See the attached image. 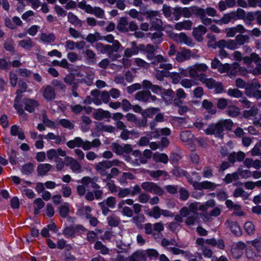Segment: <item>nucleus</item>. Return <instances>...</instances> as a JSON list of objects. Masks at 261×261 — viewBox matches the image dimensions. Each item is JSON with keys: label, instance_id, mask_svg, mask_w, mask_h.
<instances>
[{"label": "nucleus", "instance_id": "nucleus-26", "mask_svg": "<svg viewBox=\"0 0 261 261\" xmlns=\"http://www.w3.org/2000/svg\"><path fill=\"white\" fill-rule=\"evenodd\" d=\"M24 104L25 105V110L30 113L33 112L35 108L38 106V103L37 101L30 99H25L24 100Z\"/></svg>", "mask_w": 261, "mask_h": 261}, {"label": "nucleus", "instance_id": "nucleus-44", "mask_svg": "<svg viewBox=\"0 0 261 261\" xmlns=\"http://www.w3.org/2000/svg\"><path fill=\"white\" fill-rule=\"evenodd\" d=\"M44 139L47 140H55V143L57 144H59L62 141L61 138L59 135H56L53 133H48L46 135H45Z\"/></svg>", "mask_w": 261, "mask_h": 261}, {"label": "nucleus", "instance_id": "nucleus-14", "mask_svg": "<svg viewBox=\"0 0 261 261\" xmlns=\"http://www.w3.org/2000/svg\"><path fill=\"white\" fill-rule=\"evenodd\" d=\"M245 246V244L242 242L234 243L231 249L232 256L236 258L240 257L243 253Z\"/></svg>", "mask_w": 261, "mask_h": 261}, {"label": "nucleus", "instance_id": "nucleus-64", "mask_svg": "<svg viewBox=\"0 0 261 261\" xmlns=\"http://www.w3.org/2000/svg\"><path fill=\"white\" fill-rule=\"evenodd\" d=\"M238 179V173L237 172H234L232 174H227L224 178V181L226 184H229L233 180H237Z\"/></svg>", "mask_w": 261, "mask_h": 261}, {"label": "nucleus", "instance_id": "nucleus-20", "mask_svg": "<svg viewBox=\"0 0 261 261\" xmlns=\"http://www.w3.org/2000/svg\"><path fill=\"white\" fill-rule=\"evenodd\" d=\"M93 116L95 119L100 120L104 118H110L111 115L108 111L98 109L94 111L93 113Z\"/></svg>", "mask_w": 261, "mask_h": 261}, {"label": "nucleus", "instance_id": "nucleus-52", "mask_svg": "<svg viewBox=\"0 0 261 261\" xmlns=\"http://www.w3.org/2000/svg\"><path fill=\"white\" fill-rule=\"evenodd\" d=\"M244 228L246 232L249 235L253 234L255 229L254 225L250 221L246 222L244 224Z\"/></svg>", "mask_w": 261, "mask_h": 261}, {"label": "nucleus", "instance_id": "nucleus-57", "mask_svg": "<svg viewBox=\"0 0 261 261\" xmlns=\"http://www.w3.org/2000/svg\"><path fill=\"white\" fill-rule=\"evenodd\" d=\"M233 195L235 197H242L246 199L248 197V194L242 188H237L234 192Z\"/></svg>", "mask_w": 261, "mask_h": 261}, {"label": "nucleus", "instance_id": "nucleus-54", "mask_svg": "<svg viewBox=\"0 0 261 261\" xmlns=\"http://www.w3.org/2000/svg\"><path fill=\"white\" fill-rule=\"evenodd\" d=\"M94 247L96 250H99L102 254H107L109 253V249L99 241L96 242Z\"/></svg>", "mask_w": 261, "mask_h": 261}, {"label": "nucleus", "instance_id": "nucleus-9", "mask_svg": "<svg viewBox=\"0 0 261 261\" xmlns=\"http://www.w3.org/2000/svg\"><path fill=\"white\" fill-rule=\"evenodd\" d=\"M147 14L152 23V27L157 29L162 25V22L159 18L160 15L158 12L149 10L147 12Z\"/></svg>", "mask_w": 261, "mask_h": 261}, {"label": "nucleus", "instance_id": "nucleus-21", "mask_svg": "<svg viewBox=\"0 0 261 261\" xmlns=\"http://www.w3.org/2000/svg\"><path fill=\"white\" fill-rule=\"evenodd\" d=\"M84 228L81 225H70L65 228L64 230V234L68 237L72 236L76 231H84Z\"/></svg>", "mask_w": 261, "mask_h": 261}, {"label": "nucleus", "instance_id": "nucleus-62", "mask_svg": "<svg viewBox=\"0 0 261 261\" xmlns=\"http://www.w3.org/2000/svg\"><path fill=\"white\" fill-rule=\"evenodd\" d=\"M227 94L233 97L239 98L242 97V93L241 91L237 89H229L227 91Z\"/></svg>", "mask_w": 261, "mask_h": 261}, {"label": "nucleus", "instance_id": "nucleus-17", "mask_svg": "<svg viewBox=\"0 0 261 261\" xmlns=\"http://www.w3.org/2000/svg\"><path fill=\"white\" fill-rule=\"evenodd\" d=\"M218 47L220 48H226L231 50H234L238 48V44L234 40L222 39L218 42Z\"/></svg>", "mask_w": 261, "mask_h": 261}, {"label": "nucleus", "instance_id": "nucleus-24", "mask_svg": "<svg viewBox=\"0 0 261 261\" xmlns=\"http://www.w3.org/2000/svg\"><path fill=\"white\" fill-rule=\"evenodd\" d=\"M160 109L159 108H151L145 110L143 112H142L141 114L144 118L145 119L144 121V125L146 124L147 120V118H152L153 116L156 114L159 111Z\"/></svg>", "mask_w": 261, "mask_h": 261}, {"label": "nucleus", "instance_id": "nucleus-1", "mask_svg": "<svg viewBox=\"0 0 261 261\" xmlns=\"http://www.w3.org/2000/svg\"><path fill=\"white\" fill-rule=\"evenodd\" d=\"M165 29L168 36L177 43H183L189 46L193 45L192 40L185 34V33H175L173 32L172 27L169 25L166 26L165 28Z\"/></svg>", "mask_w": 261, "mask_h": 261}, {"label": "nucleus", "instance_id": "nucleus-43", "mask_svg": "<svg viewBox=\"0 0 261 261\" xmlns=\"http://www.w3.org/2000/svg\"><path fill=\"white\" fill-rule=\"evenodd\" d=\"M200 18L201 19L202 22L205 25H208L212 23V19L211 18H207L205 15L204 9H200L198 13Z\"/></svg>", "mask_w": 261, "mask_h": 261}, {"label": "nucleus", "instance_id": "nucleus-12", "mask_svg": "<svg viewBox=\"0 0 261 261\" xmlns=\"http://www.w3.org/2000/svg\"><path fill=\"white\" fill-rule=\"evenodd\" d=\"M136 99L143 102L155 101L156 98L151 95L149 91H140L135 96Z\"/></svg>", "mask_w": 261, "mask_h": 261}, {"label": "nucleus", "instance_id": "nucleus-50", "mask_svg": "<svg viewBox=\"0 0 261 261\" xmlns=\"http://www.w3.org/2000/svg\"><path fill=\"white\" fill-rule=\"evenodd\" d=\"M180 84L185 88L189 89L196 85V83L193 80L189 79H184L180 82Z\"/></svg>", "mask_w": 261, "mask_h": 261}, {"label": "nucleus", "instance_id": "nucleus-47", "mask_svg": "<svg viewBox=\"0 0 261 261\" xmlns=\"http://www.w3.org/2000/svg\"><path fill=\"white\" fill-rule=\"evenodd\" d=\"M69 22L75 25L81 26L82 23L81 20L72 12H69L67 15Z\"/></svg>", "mask_w": 261, "mask_h": 261}, {"label": "nucleus", "instance_id": "nucleus-37", "mask_svg": "<svg viewBox=\"0 0 261 261\" xmlns=\"http://www.w3.org/2000/svg\"><path fill=\"white\" fill-rule=\"evenodd\" d=\"M43 96L48 100L54 99L55 98V93L54 89L48 86L46 87L43 92Z\"/></svg>", "mask_w": 261, "mask_h": 261}, {"label": "nucleus", "instance_id": "nucleus-58", "mask_svg": "<svg viewBox=\"0 0 261 261\" xmlns=\"http://www.w3.org/2000/svg\"><path fill=\"white\" fill-rule=\"evenodd\" d=\"M207 37L210 39L207 42V46L213 48H216L218 47V42H216V38L213 35L207 34Z\"/></svg>", "mask_w": 261, "mask_h": 261}, {"label": "nucleus", "instance_id": "nucleus-32", "mask_svg": "<svg viewBox=\"0 0 261 261\" xmlns=\"http://www.w3.org/2000/svg\"><path fill=\"white\" fill-rule=\"evenodd\" d=\"M96 178H91L89 177H84L82 179L81 182L85 186L90 185L93 189H99V186L96 183Z\"/></svg>", "mask_w": 261, "mask_h": 261}, {"label": "nucleus", "instance_id": "nucleus-41", "mask_svg": "<svg viewBox=\"0 0 261 261\" xmlns=\"http://www.w3.org/2000/svg\"><path fill=\"white\" fill-rule=\"evenodd\" d=\"M149 174L151 176L154 178H158L163 176L164 179H166L168 176L167 172L163 170L150 171Z\"/></svg>", "mask_w": 261, "mask_h": 261}, {"label": "nucleus", "instance_id": "nucleus-25", "mask_svg": "<svg viewBox=\"0 0 261 261\" xmlns=\"http://www.w3.org/2000/svg\"><path fill=\"white\" fill-rule=\"evenodd\" d=\"M161 210L159 206H155L151 210H145V213L149 217L158 219L161 217Z\"/></svg>", "mask_w": 261, "mask_h": 261}, {"label": "nucleus", "instance_id": "nucleus-42", "mask_svg": "<svg viewBox=\"0 0 261 261\" xmlns=\"http://www.w3.org/2000/svg\"><path fill=\"white\" fill-rule=\"evenodd\" d=\"M18 188L21 191L23 195H25L29 198H33L35 197V193L32 190L27 189L24 186H20Z\"/></svg>", "mask_w": 261, "mask_h": 261}, {"label": "nucleus", "instance_id": "nucleus-59", "mask_svg": "<svg viewBox=\"0 0 261 261\" xmlns=\"http://www.w3.org/2000/svg\"><path fill=\"white\" fill-rule=\"evenodd\" d=\"M189 76L192 78L199 77V74L197 73L196 66L195 65L188 67Z\"/></svg>", "mask_w": 261, "mask_h": 261}, {"label": "nucleus", "instance_id": "nucleus-27", "mask_svg": "<svg viewBox=\"0 0 261 261\" xmlns=\"http://www.w3.org/2000/svg\"><path fill=\"white\" fill-rule=\"evenodd\" d=\"M11 134L13 136H17L18 138L21 140H23L25 138V136L23 132L21 127L19 126L14 125L11 127Z\"/></svg>", "mask_w": 261, "mask_h": 261}, {"label": "nucleus", "instance_id": "nucleus-28", "mask_svg": "<svg viewBox=\"0 0 261 261\" xmlns=\"http://www.w3.org/2000/svg\"><path fill=\"white\" fill-rule=\"evenodd\" d=\"M199 80L203 84H205L207 87L209 89H213L216 83L215 81L212 79H207L203 73L199 74Z\"/></svg>", "mask_w": 261, "mask_h": 261}, {"label": "nucleus", "instance_id": "nucleus-30", "mask_svg": "<svg viewBox=\"0 0 261 261\" xmlns=\"http://www.w3.org/2000/svg\"><path fill=\"white\" fill-rule=\"evenodd\" d=\"M51 168L52 166L49 164H39L37 169L38 174L40 176H43L50 171Z\"/></svg>", "mask_w": 261, "mask_h": 261}, {"label": "nucleus", "instance_id": "nucleus-10", "mask_svg": "<svg viewBox=\"0 0 261 261\" xmlns=\"http://www.w3.org/2000/svg\"><path fill=\"white\" fill-rule=\"evenodd\" d=\"M167 60L161 55L156 56L154 59L153 64L156 67H159L160 68L164 69V70H168L172 68V65L170 63H166Z\"/></svg>", "mask_w": 261, "mask_h": 261}, {"label": "nucleus", "instance_id": "nucleus-29", "mask_svg": "<svg viewBox=\"0 0 261 261\" xmlns=\"http://www.w3.org/2000/svg\"><path fill=\"white\" fill-rule=\"evenodd\" d=\"M163 99L167 104L171 103L173 101L174 93L172 90H164L161 95Z\"/></svg>", "mask_w": 261, "mask_h": 261}, {"label": "nucleus", "instance_id": "nucleus-19", "mask_svg": "<svg viewBox=\"0 0 261 261\" xmlns=\"http://www.w3.org/2000/svg\"><path fill=\"white\" fill-rule=\"evenodd\" d=\"M206 31L207 29L205 27L199 25L193 29V35L197 41L201 42L203 40V36L206 33Z\"/></svg>", "mask_w": 261, "mask_h": 261}, {"label": "nucleus", "instance_id": "nucleus-22", "mask_svg": "<svg viewBox=\"0 0 261 261\" xmlns=\"http://www.w3.org/2000/svg\"><path fill=\"white\" fill-rule=\"evenodd\" d=\"M191 56L192 54L190 50L183 48L181 51L177 53L176 59L178 62H183L186 60L189 59Z\"/></svg>", "mask_w": 261, "mask_h": 261}, {"label": "nucleus", "instance_id": "nucleus-40", "mask_svg": "<svg viewBox=\"0 0 261 261\" xmlns=\"http://www.w3.org/2000/svg\"><path fill=\"white\" fill-rule=\"evenodd\" d=\"M153 138H158L160 136H168L170 134V130L168 128H159L151 133Z\"/></svg>", "mask_w": 261, "mask_h": 261}, {"label": "nucleus", "instance_id": "nucleus-38", "mask_svg": "<svg viewBox=\"0 0 261 261\" xmlns=\"http://www.w3.org/2000/svg\"><path fill=\"white\" fill-rule=\"evenodd\" d=\"M86 39L88 42L93 43L96 41L102 40L103 37L98 32H95L93 34H89Z\"/></svg>", "mask_w": 261, "mask_h": 261}, {"label": "nucleus", "instance_id": "nucleus-7", "mask_svg": "<svg viewBox=\"0 0 261 261\" xmlns=\"http://www.w3.org/2000/svg\"><path fill=\"white\" fill-rule=\"evenodd\" d=\"M205 133L206 135H214L216 137H221L223 132V127L221 124H219V121L216 124L210 125L208 127L205 129Z\"/></svg>", "mask_w": 261, "mask_h": 261}, {"label": "nucleus", "instance_id": "nucleus-31", "mask_svg": "<svg viewBox=\"0 0 261 261\" xmlns=\"http://www.w3.org/2000/svg\"><path fill=\"white\" fill-rule=\"evenodd\" d=\"M192 22L189 20L179 22L175 24L174 28L177 31L181 30H190L192 27Z\"/></svg>", "mask_w": 261, "mask_h": 261}, {"label": "nucleus", "instance_id": "nucleus-11", "mask_svg": "<svg viewBox=\"0 0 261 261\" xmlns=\"http://www.w3.org/2000/svg\"><path fill=\"white\" fill-rule=\"evenodd\" d=\"M65 164L67 166H70L72 171L74 173H80L82 171V167L77 160L70 156L65 158Z\"/></svg>", "mask_w": 261, "mask_h": 261}, {"label": "nucleus", "instance_id": "nucleus-15", "mask_svg": "<svg viewBox=\"0 0 261 261\" xmlns=\"http://www.w3.org/2000/svg\"><path fill=\"white\" fill-rule=\"evenodd\" d=\"M111 167V164L109 161H103L95 165V169L98 173L101 175L107 176V170Z\"/></svg>", "mask_w": 261, "mask_h": 261}, {"label": "nucleus", "instance_id": "nucleus-55", "mask_svg": "<svg viewBox=\"0 0 261 261\" xmlns=\"http://www.w3.org/2000/svg\"><path fill=\"white\" fill-rule=\"evenodd\" d=\"M145 255H146L151 259H155L158 258L159 253L153 249H148L144 251Z\"/></svg>", "mask_w": 261, "mask_h": 261}, {"label": "nucleus", "instance_id": "nucleus-3", "mask_svg": "<svg viewBox=\"0 0 261 261\" xmlns=\"http://www.w3.org/2000/svg\"><path fill=\"white\" fill-rule=\"evenodd\" d=\"M78 7L85 11L87 13L92 14L99 18H103L104 11L99 7H92L90 5L87 4L85 1H81L78 4Z\"/></svg>", "mask_w": 261, "mask_h": 261}, {"label": "nucleus", "instance_id": "nucleus-13", "mask_svg": "<svg viewBox=\"0 0 261 261\" xmlns=\"http://www.w3.org/2000/svg\"><path fill=\"white\" fill-rule=\"evenodd\" d=\"M189 181L193 185L195 190H214L216 188V185L208 181H204L201 182H198L197 181H192L190 179H189Z\"/></svg>", "mask_w": 261, "mask_h": 261}, {"label": "nucleus", "instance_id": "nucleus-5", "mask_svg": "<svg viewBox=\"0 0 261 261\" xmlns=\"http://www.w3.org/2000/svg\"><path fill=\"white\" fill-rule=\"evenodd\" d=\"M132 155L135 158L134 160H132L129 156H126L125 160L130 163L133 166H140V164H146L147 162V160L143 156L141 151L138 150H134Z\"/></svg>", "mask_w": 261, "mask_h": 261}, {"label": "nucleus", "instance_id": "nucleus-23", "mask_svg": "<svg viewBox=\"0 0 261 261\" xmlns=\"http://www.w3.org/2000/svg\"><path fill=\"white\" fill-rule=\"evenodd\" d=\"M181 141L188 144H192L194 143L193 135L189 131L182 132L180 135Z\"/></svg>", "mask_w": 261, "mask_h": 261}, {"label": "nucleus", "instance_id": "nucleus-36", "mask_svg": "<svg viewBox=\"0 0 261 261\" xmlns=\"http://www.w3.org/2000/svg\"><path fill=\"white\" fill-rule=\"evenodd\" d=\"M146 257L143 251L135 252L130 257L129 261H145Z\"/></svg>", "mask_w": 261, "mask_h": 261}, {"label": "nucleus", "instance_id": "nucleus-6", "mask_svg": "<svg viewBox=\"0 0 261 261\" xmlns=\"http://www.w3.org/2000/svg\"><path fill=\"white\" fill-rule=\"evenodd\" d=\"M141 187L146 191L162 195L164 194L163 190L156 184L152 182L145 181L141 184Z\"/></svg>", "mask_w": 261, "mask_h": 261}, {"label": "nucleus", "instance_id": "nucleus-35", "mask_svg": "<svg viewBox=\"0 0 261 261\" xmlns=\"http://www.w3.org/2000/svg\"><path fill=\"white\" fill-rule=\"evenodd\" d=\"M58 210L60 216L62 218L66 217L70 211V204L65 202L58 207Z\"/></svg>", "mask_w": 261, "mask_h": 261}, {"label": "nucleus", "instance_id": "nucleus-18", "mask_svg": "<svg viewBox=\"0 0 261 261\" xmlns=\"http://www.w3.org/2000/svg\"><path fill=\"white\" fill-rule=\"evenodd\" d=\"M260 88V84L257 81H253L250 84L247 85L245 88V93L249 97H254L256 92Z\"/></svg>", "mask_w": 261, "mask_h": 261}, {"label": "nucleus", "instance_id": "nucleus-45", "mask_svg": "<svg viewBox=\"0 0 261 261\" xmlns=\"http://www.w3.org/2000/svg\"><path fill=\"white\" fill-rule=\"evenodd\" d=\"M34 166L33 164L29 163L21 168V172L22 174L28 175L30 174L34 170Z\"/></svg>", "mask_w": 261, "mask_h": 261}, {"label": "nucleus", "instance_id": "nucleus-33", "mask_svg": "<svg viewBox=\"0 0 261 261\" xmlns=\"http://www.w3.org/2000/svg\"><path fill=\"white\" fill-rule=\"evenodd\" d=\"M117 29L121 32H127L128 31V21L125 17L120 19Z\"/></svg>", "mask_w": 261, "mask_h": 261}, {"label": "nucleus", "instance_id": "nucleus-8", "mask_svg": "<svg viewBox=\"0 0 261 261\" xmlns=\"http://www.w3.org/2000/svg\"><path fill=\"white\" fill-rule=\"evenodd\" d=\"M66 152L65 151L62 150L61 148H59L57 149H50L46 151V156L49 161L54 160L56 162H58L60 158L59 156L62 157L65 156Z\"/></svg>", "mask_w": 261, "mask_h": 261}, {"label": "nucleus", "instance_id": "nucleus-49", "mask_svg": "<svg viewBox=\"0 0 261 261\" xmlns=\"http://www.w3.org/2000/svg\"><path fill=\"white\" fill-rule=\"evenodd\" d=\"M40 39L44 42H53L55 40V36L53 34H46L42 33L40 36Z\"/></svg>", "mask_w": 261, "mask_h": 261}, {"label": "nucleus", "instance_id": "nucleus-53", "mask_svg": "<svg viewBox=\"0 0 261 261\" xmlns=\"http://www.w3.org/2000/svg\"><path fill=\"white\" fill-rule=\"evenodd\" d=\"M131 221L134 223L137 226L140 227L142 223L145 221V217L143 215H138L134 217Z\"/></svg>", "mask_w": 261, "mask_h": 261}, {"label": "nucleus", "instance_id": "nucleus-56", "mask_svg": "<svg viewBox=\"0 0 261 261\" xmlns=\"http://www.w3.org/2000/svg\"><path fill=\"white\" fill-rule=\"evenodd\" d=\"M107 221L110 226L116 227L118 225L120 220L118 217L112 215L107 218Z\"/></svg>", "mask_w": 261, "mask_h": 261}, {"label": "nucleus", "instance_id": "nucleus-48", "mask_svg": "<svg viewBox=\"0 0 261 261\" xmlns=\"http://www.w3.org/2000/svg\"><path fill=\"white\" fill-rule=\"evenodd\" d=\"M230 228L231 231L236 236H241L242 234V230L239 224L236 222H231L230 223Z\"/></svg>", "mask_w": 261, "mask_h": 261}, {"label": "nucleus", "instance_id": "nucleus-51", "mask_svg": "<svg viewBox=\"0 0 261 261\" xmlns=\"http://www.w3.org/2000/svg\"><path fill=\"white\" fill-rule=\"evenodd\" d=\"M202 106L204 109L208 110V113L212 115H214L216 112V109L212 108V103L207 100L205 99L203 100Z\"/></svg>", "mask_w": 261, "mask_h": 261}, {"label": "nucleus", "instance_id": "nucleus-34", "mask_svg": "<svg viewBox=\"0 0 261 261\" xmlns=\"http://www.w3.org/2000/svg\"><path fill=\"white\" fill-rule=\"evenodd\" d=\"M153 159L155 162L166 164L168 162V157L165 153L156 152L153 155Z\"/></svg>", "mask_w": 261, "mask_h": 261}, {"label": "nucleus", "instance_id": "nucleus-4", "mask_svg": "<svg viewBox=\"0 0 261 261\" xmlns=\"http://www.w3.org/2000/svg\"><path fill=\"white\" fill-rule=\"evenodd\" d=\"M215 204L216 202L214 199L209 200L203 204L195 202L189 205V210L194 213H196L198 211L204 212L206 211L210 207H214Z\"/></svg>", "mask_w": 261, "mask_h": 261}, {"label": "nucleus", "instance_id": "nucleus-16", "mask_svg": "<svg viewBox=\"0 0 261 261\" xmlns=\"http://www.w3.org/2000/svg\"><path fill=\"white\" fill-rule=\"evenodd\" d=\"M91 208L89 206H86L79 210L77 213L81 215H85L87 219H89V222L92 226H96L98 223V220L94 217H91Z\"/></svg>", "mask_w": 261, "mask_h": 261}, {"label": "nucleus", "instance_id": "nucleus-60", "mask_svg": "<svg viewBox=\"0 0 261 261\" xmlns=\"http://www.w3.org/2000/svg\"><path fill=\"white\" fill-rule=\"evenodd\" d=\"M206 243L213 246H217L220 249H223L224 248V244L221 240H219L217 241L215 239H210L207 240Z\"/></svg>", "mask_w": 261, "mask_h": 261}, {"label": "nucleus", "instance_id": "nucleus-61", "mask_svg": "<svg viewBox=\"0 0 261 261\" xmlns=\"http://www.w3.org/2000/svg\"><path fill=\"white\" fill-rule=\"evenodd\" d=\"M258 113V109L255 107H252L249 110H246L244 112L243 115L245 118H249L251 116H255Z\"/></svg>", "mask_w": 261, "mask_h": 261}, {"label": "nucleus", "instance_id": "nucleus-46", "mask_svg": "<svg viewBox=\"0 0 261 261\" xmlns=\"http://www.w3.org/2000/svg\"><path fill=\"white\" fill-rule=\"evenodd\" d=\"M95 47L98 51L101 53H110V50H112V46L110 45H104L101 43H97Z\"/></svg>", "mask_w": 261, "mask_h": 261}, {"label": "nucleus", "instance_id": "nucleus-2", "mask_svg": "<svg viewBox=\"0 0 261 261\" xmlns=\"http://www.w3.org/2000/svg\"><path fill=\"white\" fill-rule=\"evenodd\" d=\"M238 68L239 71L241 75H245L246 71L245 69H244L243 68H240L239 64L238 63H234L231 65L228 64H221L218 70L220 72L222 73L226 72L229 73V76L231 77V76L234 75L236 72V70L233 72L232 71V70H236Z\"/></svg>", "mask_w": 261, "mask_h": 261}, {"label": "nucleus", "instance_id": "nucleus-39", "mask_svg": "<svg viewBox=\"0 0 261 261\" xmlns=\"http://www.w3.org/2000/svg\"><path fill=\"white\" fill-rule=\"evenodd\" d=\"M83 140L80 137H76L74 139L70 140L67 142V145L70 148L75 147H81Z\"/></svg>", "mask_w": 261, "mask_h": 261}, {"label": "nucleus", "instance_id": "nucleus-63", "mask_svg": "<svg viewBox=\"0 0 261 261\" xmlns=\"http://www.w3.org/2000/svg\"><path fill=\"white\" fill-rule=\"evenodd\" d=\"M162 33L160 31L154 33L151 37V40L155 44L161 43L163 40L162 38Z\"/></svg>", "mask_w": 261, "mask_h": 261}]
</instances>
